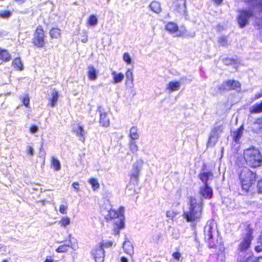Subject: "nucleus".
I'll use <instances>...</instances> for the list:
<instances>
[{
  "instance_id": "42",
  "label": "nucleus",
  "mask_w": 262,
  "mask_h": 262,
  "mask_svg": "<svg viewBox=\"0 0 262 262\" xmlns=\"http://www.w3.org/2000/svg\"><path fill=\"white\" fill-rule=\"evenodd\" d=\"M123 60L125 61L127 64H130L132 62V59L128 53H125L123 55Z\"/></svg>"
},
{
  "instance_id": "17",
  "label": "nucleus",
  "mask_w": 262,
  "mask_h": 262,
  "mask_svg": "<svg viewBox=\"0 0 262 262\" xmlns=\"http://www.w3.org/2000/svg\"><path fill=\"white\" fill-rule=\"evenodd\" d=\"M123 248L124 252L130 256L134 254V247L130 241H125L123 245Z\"/></svg>"
},
{
  "instance_id": "3",
  "label": "nucleus",
  "mask_w": 262,
  "mask_h": 262,
  "mask_svg": "<svg viewBox=\"0 0 262 262\" xmlns=\"http://www.w3.org/2000/svg\"><path fill=\"white\" fill-rule=\"evenodd\" d=\"M244 158L249 166L257 167L262 165V156L258 149L250 147L244 152Z\"/></svg>"
},
{
  "instance_id": "56",
  "label": "nucleus",
  "mask_w": 262,
  "mask_h": 262,
  "mask_svg": "<svg viewBox=\"0 0 262 262\" xmlns=\"http://www.w3.org/2000/svg\"><path fill=\"white\" fill-rule=\"evenodd\" d=\"M214 1V2L216 4V5H220L222 2H223V0H213Z\"/></svg>"
},
{
  "instance_id": "43",
  "label": "nucleus",
  "mask_w": 262,
  "mask_h": 262,
  "mask_svg": "<svg viewBox=\"0 0 262 262\" xmlns=\"http://www.w3.org/2000/svg\"><path fill=\"white\" fill-rule=\"evenodd\" d=\"M173 258L177 260H180L182 258V255L179 252H175L172 255Z\"/></svg>"
},
{
  "instance_id": "53",
  "label": "nucleus",
  "mask_w": 262,
  "mask_h": 262,
  "mask_svg": "<svg viewBox=\"0 0 262 262\" xmlns=\"http://www.w3.org/2000/svg\"><path fill=\"white\" fill-rule=\"evenodd\" d=\"M73 188L74 189H75L77 191H78L79 190V187H78V186H79V183H77V182H74L73 183V185H72Z\"/></svg>"
},
{
  "instance_id": "60",
  "label": "nucleus",
  "mask_w": 262,
  "mask_h": 262,
  "mask_svg": "<svg viewBox=\"0 0 262 262\" xmlns=\"http://www.w3.org/2000/svg\"><path fill=\"white\" fill-rule=\"evenodd\" d=\"M87 41H88L87 37L82 38L81 40V41L84 43L86 42Z\"/></svg>"
},
{
  "instance_id": "21",
  "label": "nucleus",
  "mask_w": 262,
  "mask_h": 262,
  "mask_svg": "<svg viewBox=\"0 0 262 262\" xmlns=\"http://www.w3.org/2000/svg\"><path fill=\"white\" fill-rule=\"evenodd\" d=\"M112 75L113 77V80L112 81L113 83L121 82L124 78V76L123 73H117L116 71H113L112 72Z\"/></svg>"
},
{
  "instance_id": "35",
  "label": "nucleus",
  "mask_w": 262,
  "mask_h": 262,
  "mask_svg": "<svg viewBox=\"0 0 262 262\" xmlns=\"http://www.w3.org/2000/svg\"><path fill=\"white\" fill-rule=\"evenodd\" d=\"M51 162L52 165L55 170L58 171L60 169V163L58 159L53 157L52 159Z\"/></svg>"
},
{
  "instance_id": "30",
  "label": "nucleus",
  "mask_w": 262,
  "mask_h": 262,
  "mask_svg": "<svg viewBox=\"0 0 262 262\" xmlns=\"http://www.w3.org/2000/svg\"><path fill=\"white\" fill-rule=\"evenodd\" d=\"M61 227L66 228L70 224L71 221L68 216H62L60 220L57 222Z\"/></svg>"
},
{
  "instance_id": "62",
  "label": "nucleus",
  "mask_w": 262,
  "mask_h": 262,
  "mask_svg": "<svg viewBox=\"0 0 262 262\" xmlns=\"http://www.w3.org/2000/svg\"><path fill=\"white\" fill-rule=\"evenodd\" d=\"M15 1L18 3H23L25 1V0H15Z\"/></svg>"
},
{
  "instance_id": "38",
  "label": "nucleus",
  "mask_w": 262,
  "mask_h": 262,
  "mask_svg": "<svg viewBox=\"0 0 262 262\" xmlns=\"http://www.w3.org/2000/svg\"><path fill=\"white\" fill-rule=\"evenodd\" d=\"M223 131V126L222 125H219L215 126L212 130L211 134H213L214 135L217 136L219 138V134Z\"/></svg>"
},
{
  "instance_id": "59",
  "label": "nucleus",
  "mask_w": 262,
  "mask_h": 262,
  "mask_svg": "<svg viewBox=\"0 0 262 262\" xmlns=\"http://www.w3.org/2000/svg\"><path fill=\"white\" fill-rule=\"evenodd\" d=\"M257 23L258 24V25L262 27V18L260 19H259L257 21Z\"/></svg>"
},
{
  "instance_id": "22",
  "label": "nucleus",
  "mask_w": 262,
  "mask_h": 262,
  "mask_svg": "<svg viewBox=\"0 0 262 262\" xmlns=\"http://www.w3.org/2000/svg\"><path fill=\"white\" fill-rule=\"evenodd\" d=\"M178 4L176 6V9L181 14H185L186 12V0H177Z\"/></svg>"
},
{
  "instance_id": "14",
  "label": "nucleus",
  "mask_w": 262,
  "mask_h": 262,
  "mask_svg": "<svg viewBox=\"0 0 262 262\" xmlns=\"http://www.w3.org/2000/svg\"><path fill=\"white\" fill-rule=\"evenodd\" d=\"M99 113H100V123L102 126L107 127L110 125V119L107 116V114L102 112L101 110V107H99L98 109Z\"/></svg>"
},
{
  "instance_id": "8",
  "label": "nucleus",
  "mask_w": 262,
  "mask_h": 262,
  "mask_svg": "<svg viewBox=\"0 0 262 262\" xmlns=\"http://www.w3.org/2000/svg\"><path fill=\"white\" fill-rule=\"evenodd\" d=\"M45 33L43 28L39 26L36 29L33 39V44L37 47L41 48L43 47L45 41Z\"/></svg>"
},
{
  "instance_id": "20",
  "label": "nucleus",
  "mask_w": 262,
  "mask_h": 262,
  "mask_svg": "<svg viewBox=\"0 0 262 262\" xmlns=\"http://www.w3.org/2000/svg\"><path fill=\"white\" fill-rule=\"evenodd\" d=\"M181 83L179 81H172L168 83L166 89L170 92L178 91L180 88Z\"/></svg>"
},
{
  "instance_id": "45",
  "label": "nucleus",
  "mask_w": 262,
  "mask_h": 262,
  "mask_svg": "<svg viewBox=\"0 0 262 262\" xmlns=\"http://www.w3.org/2000/svg\"><path fill=\"white\" fill-rule=\"evenodd\" d=\"M67 209H68L67 206L61 204L60 205L59 212L63 214H66Z\"/></svg>"
},
{
  "instance_id": "28",
  "label": "nucleus",
  "mask_w": 262,
  "mask_h": 262,
  "mask_svg": "<svg viewBox=\"0 0 262 262\" xmlns=\"http://www.w3.org/2000/svg\"><path fill=\"white\" fill-rule=\"evenodd\" d=\"M129 136L130 140H137L139 138L138 129L137 127L133 126L130 129Z\"/></svg>"
},
{
  "instance_id": "46",
  "label": "nucleus",
  "mask_w": 262,
  "mask_h": 262,
  "mask_svg": "<svg viewBox=\"0 0 262 262\" xmlns=\"http://www.w3.org/2000/svg\"><path fill=\"white\" fill-rule=\"evenodd\" d=\"M255 250L257 252H259L262 251V243L261 242V243H260L259 240L257 241V245L255 246Z\"/></svg>"
},
{
  "instance_id": "27",
  "label": "nucleus",
  "mask_w": 262,
  "mask_h": 262,
  "mask_svg": "<svg viewBox=\"0 0 262 262\" xmlns=\"http://www.w3.org/2000/svg\"><path fill=\"white\" fill-rule=\"evenodd\" d=\"M149 7L150 9L155 13H159L161 11V5L158 2H151Z\"/></svg>"
},
{
  "instance_id": "9",
  "label": "nucleus",
  "mask_w": 262,
  "mask_h": 262,
  "mask_svg": "<svg viewBox=\"0 0 262 262\" xmlns=\"http://www.w3.org/2000/svg\"><path fill=\"white\" fill-rule=\"evenodd\" d=\"M241 84L236 80H229L224 82L219 87L220 90H235L239 91Z\"/></svg>"
},
{
  "instance_id": "47",
  "label": "nucleus",
  "mask_w": 262,
  "mask_h": 262,
  "mask_svg": "<svg viewBox=\"0 0 262 262\" xmlns=\"http://www.w3.org/2000/svg\"><path fill=\"white\" fill-rule=\"evenodd\" d=\"M23 103L24 104L27 106V107H29V104H30V100H29V98L28 96H26L25 97H24L23 99Z\"/></svg>"
},
{
  "instance_id": "32",
  "label": "nucleus",
  "mask_w": 262,
  "mask_h": 262,
  "mask_svg": "<svg viewBox=\"0 0 262 262\" xmlns=\"http://www.w3.org/2000/svg\"><path fill=\"white\" fill-rule=\"evenodd\" d=\"M50 35L52 38H58L60 36V30L57 28H52L50 31Z\"/></svg>"
},
{
  "instance_id": "11",
  "label": "nucleus",
  "mask_w": 262,
  "mask_h": 262,
  "mask_svg": "<svg viewBox=\"0 0 262 262\" xmlns=\"http://www.w3.org/2000/svg\"><path fill=\"white\" fill-rule=\"evenodd\" d=\"M212 193V190L208 184L204 185L200 188V194L205 199H211Z\"/></svg>"
},
{
  "instance_id": "36",
  "label": "nucleus",
  "mask_w": 262,
  "mask_h": 262,
  "mask_svg": "<svg viewBox=\"0 0 262 262\" xmlns=\"http://www.w3.org/2000/svg\"><path fill=\"white\" fill-rule=\"evenodd\" d=\"M89 183L92 185V188L94 190H96L99 188L100 185L96 179L92 178L90 179Z\"/></svg>"
},
{
  "instance_id": "63",
  "label": "nucleus",
  "mask_w": 262,
  "mask_h": 262,
  "mask_svg": "<svg viewBox=\"0 0 262 262\" xmlns=\"http://www.w3.org/2000/svg\"><path fill=\"white\" fill-rule=\"evenodd\" d=\"M258 240L259 241L260 243H261V242L262 243V231H261V234Z\"/></svg>"
},
{
  "instance_id": "26",
  "label": "nucleus",
  "mask_w": 262,
  "mask_h": 262,
  "mask_svg": "<svg viewBox=\"0 0 262 262\" xmlns=\"http://www.w3.org/2000/svg\"><path fill=\"white\" fill-rule=\"evenodd\" d=\"M251 113H260L262 112V101L259 103H256L250 108Z\"/></svg>"
},
{
  "instance_id": "24",
  "label": "nucleus",
  "mask_w": 262,
  "mask_h": 262,
  "mask_svg": "<svg viewBox=\"0 0 262 262\" xmlns=\"http://www.w3.org/2000/svg\"><path fill=\"white\" fill-rule=\"evenodd\" d=\"M58 99V93L56 90L54 89L52 91L51 97L49 99V104L51 107H54L55 106L57 103Z\"/></svg>"
},
{
  "instance_id": "57",
  "label": "nucleus",
  "mask_w": 262,
  "mask_h": 262,
  "mask_svg": "<svg viewBox=\"0 0 262 262\" xmlns=\"http://www.w3.org/2000/svg\"><path fill=\"white\" fill-rule=\"evenodd\" d=\"M121 262H128L127 259L124 257H121Z\"/></svg>"
},
{
  "instance_id": "6",
  "label": "nucleus",
  "mask_w": 262,
  "mask_h": 262,
  "mask_svg": "<svg viewBox=\"0 0 262 262\" xmlns=\"http://www.w3.org/2000/svg\"><path fill=\"white\" fill-rule=\"evenodd\" d=\"M246 230L247 233L243 237V241L238 246V249L240 251H244L248 250L250 247L251 243L253 239L252 229L250 225H247Z\"/></svg>"
},
{
  "instance_id": "39",
  "label": "nucleus",
  "mask_w": 262,
  "mask_h": 262,
  "mask_svg": "<svg viewBox=\"0 0 262 262\" xmlns=\"http://www.w3.org/2000/svg\"><path fill=\"white\" fill-rule=\"evenodd\" d=\"M243 135V129L242 128H238L235 132L234 133V138L235 142L239 141Z\"/></svg>"
},
{
  "instance_id": "58",
  "label": "nucleus",
  "mask_w": 262,
  "mask_h": 262,
  "mask_svg": "<svg viewBox=\"0 0 262 262\" xmlns=\"http://www.w3.org/2000/svg\"><path fill=\"white\" fill-rule=\"evenodd\" d=\"M230 61H231L230 59H226L225 60L224 62L225 64H228L231 63Z\"/></svg>"
},
{
  "instance_id": "40",
  "label": "nucleus",
  "mask_w": 262,
  "mask_h": 262,
  "mask_svg": "<svg viewBox=\"0 0 262 262\" xmlns=\"http://www.w3.org/2000/svg\"><path fill=\"white\" fill-rule=\"evenodd\" d=\"M218 42L222 46H227L228 45V41L227 37L221 36L219 38Z\"/></svg>"
},
{
  "instance_id": "19",
  "label": "nucleus",
  "mask_w": 262,
  "mask_h": 262,
  "mask_svg": "<svg viewBox=\"0 0 262 262\" xmlns=\"http://www.w3.org/2000/svg\"><path fill=\"white\" fill-rule=\"evenodd\" d=\"M199 178L204 183V185L208 184V181L212 179L213 174L211 172H203L199 174Z\"/></svg>"
},
{
  "instance_id": "23",
  "label": "nucleus",
  "mask_w": 262,
  "mask_h": 262,
  "mask_svg": "<svg viewBox=\"0 0 262 262\" xmlns=\"http://www.w3.org/2000/svg\"><path fill=\"white\" fill-rule=\"evenodd\" d=\"M254 132L258 133L262 129V118H258L253 123L252 126Z\"/></svg>"
},
{
  "instance_id": "52",
  "label": "nucleus",
  "mask_w": 262,
  "mask_h": 262,
  "mask_svg": "<svg viewBox=\"0 0 262 262\" xmlns=\"http://www.w3.org/2000/svg\"><path fill=\"white\" fill-rule=\"evenodd\" d=\"M257 186L258 187L259 192L262 193V180L258 182Z\"/></svg>"
},
{
  "instance_id": "50",
  "label": "nucleus",
  "mask_w": 262,
  "mask_h": 262,
  "mask_svg": "<svg viewBox=\"0 0 262 262\" xmlns=\"http://www.w3.org/2000/svg\"><path fill=\"white\" fill-rule=\"evenodd\" d=\"M166 216L168 218L172 219L174 216V212L170 211L166 212Z\"/></svg>"
},
{
  "instance_id": "49",
  "label": "nucleus",
  "mask_w": 262,
  "mask_h": 262,
  "mask_svg": "<svg viewBox=\"0 0 262 262\" xmlns=\"http://www.w3.org/2000/svg\"><path fill=\"white\" fill-rule=\"evenodd\" d=\"M113 242H107L103 244H101L99 246H101L102 247H103H103L108 248V247H112L113 246Z\"/></svg>"
},
{
  "instance_id": "5",
  "label": "nucleus",
  "mask_w": 262,
  "mask_h": 262,
  "mask_svg": "<svg viewBox=\"0 0 262 262\" xmlns=\"http://www.w3.org/2000/svg\"><path fill=\"white\" fill-rule=\"evenodd\" d=\"M143 164V161L141 159L137 160L133 165L132 169L130 173V181L134 184H137L139 181L140 171Z\"/></svg>"
},
{
  "instance_id": "33",
  "label": "nucleus",
  "mask_w": 262,
  "mask_h": 262,
  "mask_svg": "<svg viewBox=\"0 0 262 262\" xmlns=\"http://www.w3.org/2000/svg\"><path fill=\"white\" fill-rule=\"evenodd\" d=\"M129 147L132 153L134 154L138 150V146L135 140H130L129 143Z\"/></svg>"
},
{
  "instance_id": "34",
  "label": "nucleus",
  "mask_w": 262,
  "mask_h": 262,
  "mask_svg": "<svg viewBox=\"0 0 262 262\" xmlns=\"http://www.w3.org/2000/svg\"><path fill=\"white\" fill-rule=\"evenodd\" d=\"M218 137L214 135L213 134H210L209 140L207 143L208 146H214L217 141Z\"/></svg>"
},
{
  "instance_id": "31",
  "label": "nucleus",
  "mask_w": 262,
  "mask_h": 262,
  "mask_svg": "<svg viewBox=\"0 0 262 262\" xmlns=\"http://www.w3.org/2000/svg\"><path fill=\"white\" fill-rule=\"evenodd\" d=\"M98 24V18L95 15H91L88 18L87 24L89 26L95 27Z\"/></svg>"
},
{
  "instance_id": "7",
  "label": "nucleus",
  "mask_w": 262,
  "mask_h": 262,
  "mask_svg": "<svg viewBox=\"0 0 262 262\" xmlns=\"http://www.w3.org/2000/svg\"><path fill=\"white\" fill-rule=\"evenodd\" d=\"M253 15L252 9L243 10L239 11L237 21L240 28H244L248 24V20Z\"/></svg>"
},
{
  "instance_id": "29",
  "label": "nucleus",
  "mask_w": 262,
  "mask_h": 262,
  "mask_svg": "<svg viewBox=\"0 0 262 262\" xmlns=\"http://www.w3.org/2000/svg\"><path fill=\"white\" fill-rule=\"evenodd\" d=\"M10 59L11 56L7 50L0 49V59L8 61H9Z\"/></svg>"
},
{
  "instance_id": "12",
  "label": "nucleus",
  "mask_w": 262,
  "mask_h": 262,
  "mask_svg": "<svg viewBox=\"0 0 262 262\" xmlns=\"http://www.w3.org/2000/svg\"><path fill=\"white\" fill-rule=\"evenodd\" d=\"M166 30L171 34H174L175 36H180L181 32L179 30V27L177 24L173 22H169L166 26Z\"/></svg>"
},
{
  "instance_id": "37",
  "label": "nucleus",
  "mask_w": 262,
  "mask_h": 262,
  "mask_svg": "<svg viewBox=\"0 0 262 262\" xmlns=\"http://www.w3.org/2000/svg\"><path fill=\"white\" fill-rule=\"evenodd\" d=\"M12 64L19 70L23 69V65L19 58H16L12 62Z\"/></svg>"
},
{
  "instance_id": "64",
  "label": "nucleus",
  "mask_w": 262,
  "mask_h": 262,
  "mask_svg": "<svg viewBox=\"0 0 262 262\" xmlns=\"http://www.w3.org/2000/svg\"><path fill=\"white\" fill-rule=\"evenodd\" d=\"M259 5L260 6L261 8H262V2L261 3L259 2Z\"/></svg>"
},
{
  "instance_id": "25",
  "label": "nucleus",
  "mask_w": 262,
  "mask_h": 262,
  "mask_svg": "<svg viewBox=\"0 0 262 262\" xmlns=\"http://www.w3.org/2000/svg\"><path fill=\"white\" fill-rule=\"evenodd\" d=\"M69 248H72L73 250H75L74 247L72 246L71 244H62L60 245L56 249V251L57 253H64L68 251Z\"/></svg>"
},
{
  "instance_id": "54",
  "label": "nucleus",
  "mask_w": 262,
  "mask_h": 262,
  "mask_svg": "<svg viewBox=\"0 0 262 262\" xmlns=\"http://www.w3.org/2000/svg\"><path fill=\"white\" fill-rule=\"evenodd\" d=\"M53 258L51 256H49L46 257V259L44 262H53Z\"/></svg>"
},
{
  "instance_id": "10",
  "label": "nucleus",
  "mask_w": 262,
  "mask_h": 262,
  "mask_svg": "<svg viewBox=\"0 0 262 262\" xmlns=\"http://www.w3.org/2000/svg\"><path fill=\"white\" fill-rule=\"evenodd\" d=\"M92 254L96 262H103L104 258V251L101 246H97L92 251Z\"/></svg>"
},
{
  "instance_id": "15",
  "label": "nucleus",
  "mask_w": 262,
  "mask_h": 262,
  "mask_svg": "<svg viewBox=\"0 0 262 262\" xmlns=\"http://www.w3.org/2000/svg\"><path fill=\"white\" fill-rule=\"evenodd\" d=\"M98 71L93 65H90L88 67V76L90 80L95 81L98 77Z\"/></svg>"
},
{
  "instance_id": "16",
  "label": "nucleus",
  "mask_w": 262,
  "mask_h": 262,
  "mask_svg": "<svg viewBox=\"0 0 262 262\" xmlns=\"http://www.w3.org/2000/svg\"><path fill=\"white\" fill-rule=\"evenodd\" d=\"M127 80L126 81V85L127 88L132 89L134 87V77L132 70L128 69L125 74Z\"/></svg>"
},
{
  "instance_id": "4",
  "label": "nucleus",
  "mask_w": 262,
  "mask_h": 262,
  "mask_svg": "<svg viewBox=\"0 0 262 262\" xmlns=\"http://www.w3.org/2000/svg\"><path fill=\"white\" fill-rule=\"evenodd\" d=\"M239 178L241 181L242 187L246 191L249 189L251 185L255 181V174L247 167L242 168L239 173Z\"/></svg>"
},
{
  "instance_id": "2",
  "label": "nucleus",
  "mask_w": 262,
  "mask_h": 262,
  "mask_svg": "<svg viewBox=\"0 0 262 262\" xmlns=\"http://www.w3.org/2000/svg\"><path fill=\"white\" fill-rule=\"evenodd\" d=\"M124 209L123 207H120L118 211H115L111 209L107 210L101 209V212L104 217L108 220H114V232L115 234H118L119 231L124 227Z\"/></svg>"
},
{
  "instance_id": "51",
  "label": "nucleus",
  "mask_w": 262,
  "mask_h": 262,
  "mask_svg": "<svg viewBox=\"0 0 262 262\" xmlns=\"http://www.w3.org/2000/svg\"><path fill=\"white\" fill-rule=\"evenodd\" d=\"M39 154L40 155V156H42V157H44L45 155V150L43 148V146L41 145L40 148V152H39Z\"/></svg>"
},
{
  "instance_id": "55",
  "label": "nucleus",
  "mask_w": 262,
  "mask_h": 262,
  "mask_svg": "<svg viewBox=\"0 0 262 262\" xmlns=\"http://www.w3.org/2000/svg\"><path fill=\"white\" fill-rule=\"evenodd\" d=\"M262 97V92L255 94L254 96V100H257Z\"/></svg>"
},
{
  "instance_id": "18",
  "label": "nucleus",
  "mask_w": 262,
  "mask_h": 262,
  "mask_svg": "<svg viewBox=\"0 0 262 262\" xmlns=\"http://www.w3.org/2000/svg\"><path fill=\"white\" fill-rule=\"evenodd\" d=\"M74 132L79 137L80 141L83 142L84 141L85 132L81 125L78 124L77 127H75Z\"/></svg>"
},
{
  "instance_id": "44",
  "label": "nucleus",
  "mask_w": 262,
  "mask_h": 262,
  "mask_svg": "<svg viewBox=\"0 0 262 262\" xmlns=\"http://www.w3.org/2000/svg\"><path fill=\"white\" fill-rule=\"evenodd\" d=\"M27 154L31 157H32L34 155V149L31 146H28L26 148Z\"/></svg>"
},
{
  "instance_id": "13",
  "label": "nucleus",
  "mask_w": 262,
  "mask_h": 262,
  "mask_svg": "<svg viewBox=\"0 0 262 262\" xmlns=\"http://www.w3.org/2000/svg\"><path fill=\"white\" fill-rule=\"evenodd\" d=\"M215 229L210 224H207L204 228V238L208 242L212 238Z\"/></svg>"
},
{
  "instance_id": "1",
  "label": "nucleus",
  "mask_w": 262,
  "mask_h": 262,
  "mask_svg": "<svg viewBox=\"0 0 262 262\" xmlns=\"http://www.w3.org/2000/svg\"><path fill=\"white\" fill-rule=\"evenodd\" d=\"M189 204V210L184 213V218L189 222L198 221L202 216L203 205L202 198L199 196L190 197Z\"/></svg>"
},
{
  "instance_id": "41",
  "label": "nucleus",
  "mask_w": 262,
  "mask_h": 262,
  "mask_svg": "<svg viewBox=\"0 0 262 262\" xmlns=\"http://www.w3.org/2000/svg\"><path fill=\"white\" fill-rule=\"evenodd\" d=\"M12 14V13L9 11H5L0 13V17L3 18H9Z\"/></svg>"
},
{
  "instance_id": "48",
  "label": "nucleus",
  "mask_w": 262,
  "mask_h": 262,
  "mask_svg": "<svg viewBox=\"0 0 262 262\" xmlns=\"http://www.w3.org/2000/svg\"><path fill=\"white\" fill-rule=\"evenodd\" d=\"M38 127L35 125H32L30 128V132L32 134H35L38 131Z\"/></svg>"
},
{
  "instance_id": "61",
  "label": "nucleus",
  "mask_w": 262,
  "mask_h": 262,
  "mask_svg": "<svg viewBox=\"0 0 262 262\" xmlns=\"http://www.w3.org/2000/svg\"><path fill=\"white\" fill-rule=\"evenodd\" d=\"M256 262H262V257H258Z\"/></svg>"
}]
</instances>
